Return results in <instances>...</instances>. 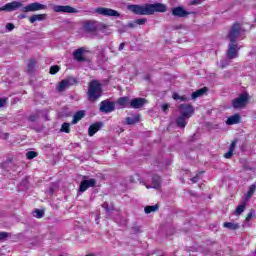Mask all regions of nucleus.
Masks as SVG:
<instances>
[{"mask_svg":"<svg viewBox=\"0 0 256 256\" xmlns=\"http://www.w3.org/2000/svg\"><path fill=\"white\" fill-rule=\"evenodd\" d=\"M144 211L147 215H149V213H155V211H159V205L146 206Z\"/></svg>","mask_w":256,"mask_h":256,"instance_id":"c756f323","label":"nucleus"},{"mask_svg":"<svg viewBox=\"0 0 256 256\" xmlns=\"http://www.w3.org/2000/svg\"><path fill=\"white\" fill-rule=\"evenodd\" d=\"M35 65H37V60L30 59L28 61L27 67H28V73H33L35 71Z\"/></svg>","mask_w":256,"mask_h":256,"instance_id":"c85d7f7f","label":"nucleus"},{"mask_svg":"<svg viewBox=\"0 0 256 256\" xmlns=\"http://www.w3.org/2000/svg\"><path fill=\"white\" fill-rule=\"evenodd\" d=\"M136 25H145V23H147V19L145 18H140V19H137L135 21Z\"/></svg>","mask_w":256,"mask_h":256,"instance_id":"ea45409f","label":"nucleus"},{"mask_svg":"<svg viewBox=\"0 0 256 256\" xmlns=\"http://www.w3.org/2000/svg\"><path fill=\"white\" fill-rule=\"evenodd\" d=\"M136 25H137V23H135V22H129L127 24V27H129L130 29H133Z\"/></svg>","mask_w":256,"mask_h":256,"instance_id":"a18cd8bd","label":"nucleus"},{"mask_svg":"<svg viewBox=\"0 0 256 256\" xmlns=\"http://www.w3.org/2000/svg\"><path fill=\"white\" fill-rule=\"evenodd\" d=\"M169 109V104H163L162 105V111L167 112V110Z\"/></svg>","mask_w":256,"mask_h":256,"instance_id":"49530a36","label":"nucleus"},{"mask_svg":"<svg viewBox=\"0 0 256 256\" xmlns=\"http://www.w3.org/2000/svg\"><path fill=\"white\" fill-rule=\"evenodd\" d=\"M223 227H225L226 229H231L232 231H235L239 229V224L233 223V222H225L223 224Z\"/></svg>","mask_w":256,"mask_h":256,"instance_id":"cd10ccee","label":"nucleus"},{"mask_svg":"<svg viewBox=\"0 0 256 256\" xmlns=\"http://www.w3.org/2000/svg\"><path fill=\"white\" fill-rule=\"evenodd\" d=\"M241 37V25L239 23H235L228 34V38L230 39V43H237V39Z\"/></svg>","mask_w":256,"mask_h":256,"instance_id":"423d86ee","label":"nucleus"},{"mask_svg":"<svg viewBox=\"0 0 256 256\" xmlns=\"http://www.w3.org/2000/svg\"><path fill=\"white\" fill-rule=\"evenodd\" d=\"M53 11L55 13H79V10L69 5H66V6L55 5L53 6Z\"/></svg>","mask_w":256,"mask_h":256,"instance_id":"f8f14e48","label":"nucleus"},{"mask_svg":"<svg viewBox=\"0 0 256 256\" xmlns=\"http://www.w3.org/2000/svg\"><path fill=\"white\" fill-rule=\"evenodd\" d=\"M85 52V49L78 48L74 53V59L78 61V63H83L86 61L85 57H83V53Z\"/></svg>","mask_w":256,"mask_h":256,"instance_id":"a211bd4d","label":"nucleus"},{"mask_svg":"<svg viewBox=\"0 0 256 256\" xmlns=\"http://www.w3.org/2000/svg\"><path fill=\"white\" fill-rule=\"evenodd\" d=\"M190 5H201V0H192Z\"/></svg>","mask_w":256,"mask_h":256,"instance_id":"c03bdc74","label":"nucleus"},{"mask_svg":"<svg viewBox=\"0 0 256 256\" xmlns=\"http://www.w3.org/2000/svg\"><path fill=\"white\" fill-rule=\"evenodd\" d=\"M8 238H9V233L0 232V241H7Z\"/></svg>","mask_w":256,"mask_h":256,"instance_id":"e433bc0d","label":"nucleus"},{"mask_svg":"<svg viewBox=\"0 0 256 256\" xmlns=\"http://www.w3.org/2000/svg\"><path fill=\"white\" fill-rule=\"evenodd\" d=\"M103 96V85L99 80H92L88 84L87 97L90 103H95Z\"/></svg>","mask_w":256,"mask_h":256,"instance_id":"f03ea898","label":"nucleus"},{"mask_svg":"<svg viewBox=\"0 0 256 256\" xmlns=\"http://www.w3.org/2000/svg\"><path fill=\"white\" fill-rule=\"evenodd\" d=\"M47 19V14H34L29 18L30 23H35L36 21H45Z\"/></svg>","mask_w":256,"mask_h":256,"instance_id":"b1692460","label":"nucleus"},{"mask_svg":"<svg viewBox=\"0 0 256 256\" xmlns=\"http://www.w3.org/2000/svg\"><path fill=\"white\" fill-rule=\"evenodd\" d=\"M97 185V181L95 179L84 180L80 183V192L85 193L89 187H95Z\"/></svg>","mask_w":256,"mask_h":256,"instance_id":"2eb2a0df","label":"nucleus"},{"mask_svg":"<svg viewBox=\"0 0 256 256\" xmlns=\"http://www.w3.org/2000/svg\"><path fill=\"white\" fill-rule=\"evenodd\" d=\"M120 107H127L129 105V97H121L117 100Z\"/></svg>","mask_w":256,"mask_h":256,"instance_id":"7c9ffc66","label":"nucleus"},{"mask_svg":"<svg viewBox=\"0 0 256 256\" xmlns=\"http://www.w3.org/2000/svg\"><path fill=\"white\" fill-rule=\"evenodd\" d=\"M180 101H189V98L187 96H180Z\"/></svg>","mask_w":256,"mask_h":256,"instance_id":"603ef678","label":"nucleus"},{"mask_svg":"<svg viewBox=\"0 0 256 256\" xmlns=\"http://www.w3.org/2000/svg\"><path fill=\"white\" fill-rule=\"evenodd\" d=\"M187 119L186 116L180 115L177 119H176V125L177 127H179L180 129H185L186 125H187Z\"/></svg>","mask_w":256,"mask_h":256,"instance_id":"412c9836","label":"nucleus"},{"mask_svg":"<svg viewBox=\"0 0 256 256\" xmlns=\"http://www.w3.org/2000/svg\"><path fill=\"white\" fill-rule=\"evenodd\" d=\"M145 103H147V100H145V98H134L130 102V108L131 109H141V107H143V105H145Z\"/></svg>","mask_w":256,"mask_h":256,"instance_id":"dca6fc26","label":"nucleus"},{"mask_svg":"<svg viewBox=\"0 0 256 256\" xmlns=\"http://www.w3.org/2000/svg\"><path fill=\"white\" fill-rule=\"evenodd\" d=\"M50 73L51 75H55V73H59V66L57 65L51 66Z\"/></svg>","mask_w":256,"mask_h":256,"instance_id":"4c0bfd02","label":"nucleus"},{"mask_svg":"<svg viewBox=\"0 0 256 256\" xmlns=\"http://www.w3.org/2000/svg\"><path fill=\"white\" fill-rule=\"evenodd\" d=\"M245 207H247V204L245 202H243L240 206L236 207V215H241V213H243V211H245Z\"/></svg>","mask_w":256,"mask_h":256,"instance_id":"473e14b6","label":"nucleus"},{"mask_svg":"<svg viewBox=\"0 0 256 256\" xmlns=\"http://www.w3.org/2000/svg\"><path fill=\"white\" fill-rule=\"evenodd\" d=\"M5 105H7V98H0V109L5 107Z\"/></svg>","mask_w":256,"mask_h":256,"instance_id":"79ce46f5","label":"nucleus"},{"mask_svg":"<svg viewBox=\"0 0 256 256\" xmlns=\"http://www.w3.org/2000/svg\"><path fill=\"white\" fill-rule=\"evenodd\" d=\"M249 102V94L247 93H242L239 95L238 98H235L232 101V106L234 109H243Z\"/></svg>","mask_w":256,"mask_h":256,"instance_id":"20e7f679","label":"nucleus"},{"mask_svg":"<svg viewBox=\"0 0 256 256\" xmlns=\"http://www.w3.org/2000/svg\"><path fill=\"white\" fill-rule=\"evenodd\" d=\"M17 9H23V3L19 1H13L5 4L0 7V11H7V13H11L13 11H17Z\"/></svg>","mask_w":256,"mask_h":256,"instance_id":"1a4fd4ad","label":"nucleus"},{"mask_svg":"<svg viewBox=\"0 0 256 256\" xmlns=\"http://www.w3.org/2000/svg\"><path fill=\"white\" fill-rule=\"evenodd\" d=\"M147 189H159L161 187V177L155 175L152 177V185L151 186H146Z\"/></svg>","mask_w":256,"mask_h":256,"instance_id":"6ab92c4d","label":"nucleus"},{"mask_svg":"<svg viewBox=\"0 0 256 256\" xmlns=\"http://www.w3.org/2000/svg\"><path fill=\"white\" fill-rule=\"evenodd\" d=\"M229 65V60H221L220 61V67L222 68V69H225V67H227Z\"/></svg>","mask_w":256,"mask_h":256,"instance_id":"a19ab883","label":"nucleus"},{"mask_svg":"<svg viewBox=\"0 0 256 256\" xmlns=\"http://www.w3.org/2000/svg\"><path fill=\"white\" fill-rule=\"evenodd\" d=\"M83 29L85 33H96V31H105L107 29L106 24L95 20H86L83 23Z\"/></svg>","mask_w":256,"mask_h":256,"instance_id":"7ed1b4c3","label":"nucleus"},{"mask_svg":"<svg viewBox=\"0 0 256 256\" xmlns=\"http://www.w3.org/2000/svg\"><path fill=\"white\" fill-rule=\"evenodd\" d=\"M256 191V184H252L249 189L248 192L245 194V199L249 200L251 199V197H253V193H255Z\"/></svg>","mask_w":256,"mask_h":256,"instance_id":"bb28decb","label":"nucleus"},{"mask_svg":"<svg viewBox=\"0 0 256 256\" xmlns=\"http://www.w3.org/2000/svg\"><path fill=\"white\" fill-rule=\"evenodd\" d=\"M206 91H207V87L201 88V89L193 92L191 97H192L193 100H195L198 97H201V96L205 95Z\"/></svg>","mask_w":256,"mask_h":256,"instance_id":"a878e982","label":"nucleus"},{"mask_svg":"<svg viewBox=\"0 0 256 256\" xmlns=\"http://www.w3.org/2000/svg\"><path fill=\"white\" fill-rule=\"evenodd\" d=\"M253 215H255V210H250V212L248 213V215L246 217L247 223H248V221H251V219H253Z\"/></svg>","mask_w":256,"mask_h":256,"instance_id":"58836bf2","label":"nucleus"},{"mask_svg":"<svg viewBox=\"0 0 256 256\" xmlns=\"http://www.w3.org/2000/svg\"><path fill=\"white\" fill-rule=\"evenodd\" d=\"M70 127H71V125L69 123H63L60 131L62 133H70V131H71Z\"/></svg>","mask_w":256,"mask_h":256,"instance_id":"72a5a7b5","label":"nucleus"},{"mask_svg":"<svg viewBox=\"0 0 256 256\" xmlns=\"http://www.w3.org/2000/svg\"><path fill=\"white\" fill-rule=\"evenodd\" d=\"M6 29H7V31H12L15 29V25H13L12 23H7Z\"/></svg>","mask_w":256,"mask_h":256,"instance_id":"37998d69","label":"nucleus"},{"mask_svg":"<svg viewBox=\"0 0 256 256\" xmlns=\"http://www.w3.org/2000/svg\"><path fill=\"white\" fill-rule=\"evenodd\" d=\"M115 111V102L109 100H103L100 103V112L101 113H113Z\"/></svg>","mask_w":256,"mask_h":256,"instance_id":"9b49d317","label":"nucleus"},{"mask_svg":"<svg viewBox=\"0 0 256 256\" xmlns=\"http://www.w3.org/2000/svg\"><path fill=\"white\" fill-rule=\"evenodd\" d=\"M240 121H241V116L239 114H235L233 116H230L226 120V124L227 125H237V123H239Z\"/></svg>","mask_w":256,"mask_h":256,"instance_id":"5701e85b","label":"nucleus"},{"mask_svg":"<svg viewBox=\"0 0 256 256\" xmlns=\"http://www.w3.org/2000/svg\"><path fill=\"white\" fill-rule=\"evenodd\" d=\"M128 11L134 13V15H153L154 13H166L167 6L161 3L137 5H128Z\"/></svg>","mask_w":256,"mask_h":256,"instance_id":"f257e3e1","label":"nucleus"},{"mask_svg":"<svg viewBox=\"0 0 256 256\" xmlns=\"http://www.w3.org/2000/svg\"><path fill=\"white\" fill-rule=\"evenodd\" d=\"M239 49H241L238 45L237 42H230L228 44V50H227V59H237L239 57Z\"/></svg>","mask_w":256,"mask_h":256,"instance_id":"0eeeda50","label":"nucleus"},{"mask_svg":"<svg viewBox=\"0 0 256 256\" xmlns=\"http://www.w3.org/2000/svg\"><path fill=\"white\" fill-rule=\"evenodd\" d=\"M35 157H37V152L35 151H29L26 153V158L27 159H35Z\"/></svg>","mask_w":256,"mask_h":256,"instance_id":"f704fd0d","label":"nucleus"},{"mask_svg":"<svg viewBox=\"0 0 256 256\" xmlns=\"http://www.w3.org/2000/svg\"><path fill=\"white\" fill-rule=\"evenodd\" d=\"M29 121H31L32 123L35 122V121H37V116L31 115V116L29 117Z\"/></svg>","mask_w":256,"mask_h":256,"instance_id":"09e8293b","label":"nucleus"},{"mask_svg":"<svg viewBox=\"0 0 256 256\" xmlns=\"http://www.w3.org/2000/svg\"><path fill=\"white\" fill-rule=\"evenodd\" d=\"M237 146V140L232 141L230 144L228 152L224 154L225 159H231L233 157V153L235 152V147Z\"/></svg>","mask_w":256,"mask_h":256,"instance_id":"aec40b11","label":"nucleus"},{"mask_svg":"<svg viewBox=\"0 0 256 256\" xmlns=\"http://www.w3.org/2000/svg\"><path fill=\"white\" fill-rule=\"evenodd\" d=\"M122 49H125V43H124V42H122V43L119 45L118 51H121Z\"/></svg>","mask_w":256,"mask_h":256,"instance_id":"3c124183","label":"nucleus"},{"mask_svg":"<svg viewBox=\"0 0 256 256\" xmlns=\"http://www.w3.org/2000/svg\"><path fill=\"white\" fill-rule=\"evenodd\" d=\"M103 127V122H96L88 128V135L89 137H93L97 131H99Z\"/></svg>","mask_w":256,"mask_h":256,"instance_id":"f3484780","label":"nucleus"},{"mask_svg":"<svg viewBox=\"0 0 256 256\" xmlns=\"http://www.w3.org/2000/svg\"><path fill=\"white\" fill-rule=\"evenodd\" d=\"M191 13L192 12L185 10V8H183L182 6L172 8L173 17L185 18V17H189V15H191Z\"/></svg>","mask_w":256,"mask_h":256,"instance_id":"4468645a","label":"nucleus"},{"mask_svg":"<svg viewBox=\"0 0 256 256\" xmlns=\"http://www.w3.org/2000/svg\"><path fill=\"white\" fill-rule=\"evenodd\" d=\"M44 9H47V5L41 4L39 2H34L31 4H28L26 7L22 8L23 13H30L35 11H43Z\"/></svg>","mask_w":256,"mask_h":256,"instance_id":"6e6552de","label":"nucleus"},{"mask_svg":"<svg viewBox=\"0 0 256 256\" xmlns=\"http://www.w3.org/2000/svg\"><path fill=\"white\" fill-rule=\"evenodd\" d=\"M139 121H141V116L135 115L134 117H127L126 118V124L127 125H135V123H139Z\"/></svg>","mask_w":256,"mask_h":256,"instance_id":"393cba45","label":"nucleus"},{"mask_svg":"<svg viewBox=\"0 0 256 256\" xmlns=\"http://www.w3.org/2000/svg\"><path fill=\"white\" fill-rule=\"evenodd\" d=\"M34 217H36L37 219H42V217H43V210L36 209L34 211Z\"/></svg>","mask_w":256,"mask_h":256,"instance_id":"c9c22d12","label":"nucleus"},{"mask_svg":"<svg viewBox=\"0 0 256 256\" xmlns=\"http://www.w3.org/2000/svg\"><path fill=\"white\" fill-rule=\"evenodd\" d=\"M102 208L105 209L106 213H109V211H113L115 209V206L113 204L109 206V203L104 202L102 204Z\"/></svg>","mask_w":256,"mask_h":256,"instance_id":"2f4dec72","label":"nucleus"},{"mask_svg":"<svg viewBox=\"0 0 256 256\" xmlns=\"http://www.w3.org/2000/svg\"><path fill=\"white\" fill-rule=\"evenodd\" d=\"M83 117H85V111L80 110L76 112L73 116L72 125H77V123H79Z\"/></svg>","mask_w":256,"mask_h":256,"instance_id":"4be33fe9","label":"nucleus"},{"mask_svg":"<svg viewBox=\"0 0 256 256\" xmlns=\"http://www.w3.org/2000/svg\"><path fill=\"white\" fill-rule=\"evenodd\" d=\"M27 17V15H25V14H20L19 16H18V18H20V19H25Z\"/></svg>","mask_w":256,"mask_h":256,"instance_id":"864d4df0","label":"nucleus"},{"mask_svg":"<svg viewBox=\"0 0 256 256\" xmlns=\"http://www.w3.org/2000/svg\"><path fill=\"white\" fill-rule=\"evenodd\" d=\"M94 13H97V15H102L103 17H121V14L117 10L105 7L96 8Z\"/></svg>","mask_w":256,"mask_h":256,"instance_id":"39448f33","label":"nucleus"},{"mask_svg":"<svg viewBox=\"0 0 256 256\" xmlns=\"http://www.w3.org/2000/svg\"><path fill=\"white\" fill-rule=\"evenodd\" d=\"M180 115L190 119L195 113V108L191 104H181L179 106Z\"/></svg>","mask_w":256,"mask_h":256,"instance_id":"9d476101","label":"nucleus"},{"mask_svg":"<svg viewBox=\"0 0 256 256\" xmlns=\"http://www.w3.org/2000/svg\"><path fill=\"white\" fill-rule=\"evenodd\" d=\"M192 183H197V181H199V175H196L194 176L192 179H191Z\"/></svg>","mask_w":256,"mask_h":256,"instance_id":"8fccbe9b","label":"nucleus"},{"mask_svg":"<svg viewBox=\"0 0 256 256\" xmlns=\"http://www.w3.org/2000/svg\"><path fill=\"white\" fill-rule=\"evenodd\" d=\"M77 83V80L73 77L66 78L62 80L58 86V91H65V89H69V87L75 85Z\"/></svg>","mask_w":256,"mask_h":256,"instance_id":"ddd939ff","label":"nucleus"},{"mask_svg":"<svg viewBox=\"0 0 256 256\" xmlns=\"http://www.w3.org/2000/svg\"><path fill=\"white\" fill-rule=\"evenodd\" d=\"M172 98H173L175 101H177V100L181 99V96H179L177 93H174V94L172 95Z\"/></svg>","mask_w":256,"mask_h":256,"instance_id":"de8ad7c7","label":"nucleus"}]
</instances>
